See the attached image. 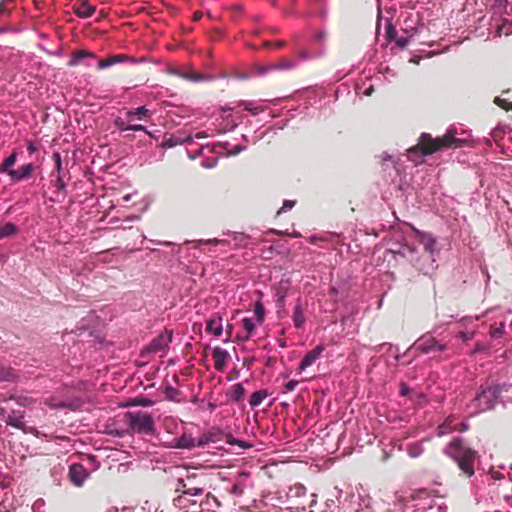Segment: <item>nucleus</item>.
Returning <instances> with one entry per match:
<instances>
[{
  "instance_id": "obj_1",
  "label": "nucleus",
  "mask_w": 512,
  "mask_h": 512,
  "mask_svg": "<svg viewBox=\"0 0 512 512\" xmlns=\"http://www.w3.org/2000/svg\"><path fill=\"white\" fill-rule=\"evenodd\" d=\"M444 454L453 460L465 478L475 474V462L479 454L467 446L462 438H453L444 448Z\"/></svg>"
},
{
  "instance_id": "obj_2",
  "label": "nucleus",
  "mask_w": 512,
  "mask_h": 512,
  "mask_svg": "<svg viewBox=\"0 0 512 512\" xmlns=\"http://www.w3.org/2000/svg\"><path fill=\"white\" fill-rule=\"evenodd\" d=\"M454 134V132L449 130L443 136L433 138L429 133H422L418 143L407 150L408 157L412 159L413 155L418 153L423 156H429L443 149L460 147L462 140L456 138Z\"/></svg>"
},
{
  "instance_id": "obj_3",
  "label": "nucleus",
  "mask_w": 512,
  "mask_h": 512,
  "mask_svg": "<svg viewBox=\"0 0 512 512\" xmlns=\"http://www.w3.org/2000/svg\"><path fill=\"white\" fill-rule=\"evenodd\" d=\"M510 384L482 385L475 397V402L480 411H487L494 407L502 392H508Z\"/></svg>"
},
{
  "instance_id": "obj_4",
  "label": "nucleus",
  "mask_w": 512,
  "mask_h": 512,
  "mask_svg": "<svg viewBox=\"0 0 512 512\" xmlns=\"http://www.w3.org/2000/svg\"><path fill=\"white\" fill-rule=\"evenodd\" d=\"M124 421L129 429L135 433L152 435L155 432L154 419L146 412H126Z\"/></svg>"
},
{
  "instance_id": "obj_5",
  "label": "nucleus",
  "mask_w": 512,
  "mask_h": 512,
  "mask_svg": "<svg viewBox=\"0 0 512 512\" xmlns=\"http://www.w3.org/2000/svg\"><path fill=\"white\" fill-rule=\"evenodd\" d=\"M172 341V333H161L157 335L141 352L142 356L150 353L164 352Z\"/></svg>"
},
{
  "instance_id": "obj_6",
  "label": "nucleus",
  "mask_w": 512,
  "mask_h": 512,
  "mask_svg": "<svg viewBox=\"0 0 512 512\" xmlns=\"http://www.w3.org/2000/svg\"><path fill=\"white\" fill-rule=\"evenodd\" d=\"M416 349L422 353H429L432 351H444L445 345L438 343L432 336H423L415 343Z\"/></svg>"
},
{
  "instance_id": "obj_7",
  "label": "nucleus",
  "mask_w": 512,
  "mask_h": 512,
  "mask_svg": "<svg viewBox=\"0 0 512 512\" xmlns=\"http://www.w3.org/2000/svg\"><path fill=\"white\" fill-rule=\"evenodd\" d=\"M68 476L75 486L81 487L88 478L89 473L82 464L74 463L69 467Z\"/></svg>"
},
{
  "instance_id": "obj_8",
  "label": "nucleus",
  "mask_w": 512,
  "mask_h": 512,
  "mask_svg": "<svg viewBox=\"0 0 512 512\" xmlns=\"http://www.w3.org/2000/svg\"><path fill=\"white\" fill-rule=\"evenodd\" d=\"M73 12L80 18H89L95 11L96 6L92 5L89 0H76L72 6Z\"/></svg>"
},
{
  "instance_id": "obj_9",
  "label": "nucleus",
  "mask_w": 512,
  "mask_h": 512,
  "mask_svg": "<svg viewBox=\"0 0 512 512\" xmlns=\"http://www.w3.org/2000/svg\"><path fill=\"white\" fill-rule=\"evenodd\" d=\"M35 169L36 166L32 163L22 165L18 169H14L13 171H11L9 178L14 183L27 180L28 178H30Z\"/></svg>"
},
{
  "instance_id": "obj_10",
  "label": "nucleus",
  "mask_w": 512,
  "mask_h": 512,
  "mask_svg": "<svg viewBox=\"0 0 512 512\" xmlns=\"http://www.w3.org/2000/svg\"><path fill=\"white\" fill-rule=\"evenodd\" d=\"M325 350L323 345H317L312 350L306 353L299 365V371H304L307 367H310L320 358L321 354Z\"/></svg>"
},
{
  "instance_id": "obj_11",
  "label": "nucleus",
  "mask_w": 512,
  "mask_h": 512,
  "mask_svg": "<svg viewBox=\"0 0 512 512\" xmlns=\"http://www.w3.org/2000/svg\"><path fill=\"white\" fill-rule=\"evenodd\" d=\"M124 115L128 119V121H147L153 115V112L147 109L145 106L138 107L136 109L127 110L124 112Z\"/></svg>"
},
{
  "instance_id": "obj_12",
  "label": "nucleus",
  "mask_w": 512,
  "mask_h": 512,
  "mask_svg": "<svg viewBox=\"0 0 512 512\" xmlns=\"http://www.w3.org/2000/svg\"><path fill=\"white\" fill-rule=\"evenodd\" d=\"M212 357L214 360V368L218 372H223L227 365L229 353L221 347L217 346L213 349Z\"/></svg>"
},
{
  "instance_id": "obj_13",
  "label": "nucleus",
  "mask_w": 512,
  "mask_h": 512,
  "mask_svg": "<svg viewBox=\"0 0 512 512\" xmlns=\"http://www.w3.org/2000/svg\"><path fill=\"white\" fill-rule=\"evenodd\" d=\"M24 413L21 411H12L5 418V423L16 429L25 431V423L23 421Z\"/></svg>"
},
{
  "instance_id": "obj_14",
  "label": "nucleus",
  "mask_w": 512,
  "mask_h": 512,
  "mask_svg": "<svg viewBox=\"0 0 512 512\" xmlns=\"http://www.w3.org/2000/svg\"><path fill=\"white\" fill-rule=\"evenodd\" d=\"M419 242L423 245L425 251L433 254L436 244V239L430 233L416 231Z\"/></svg>"
},
{
  "instance_id": "obj_15",
  "label": "nucleus",
  "mask_w": 512,
  "mask_h": 512,
  "mask_svg": "<svg viewBox=\"0 0 512 512\" xmlns=\"http://www.w3.org/2000/svg\"><path fill=\"white\" fill-rule=\"evenodd\" d=\"M246 390L241 383L234 384L230 387L227 392L228 398L235 403H238L244 399Z\"/></svg>"
},
{
  "instance_id": "obj_16",
  "label": "nucleus",
  "mask_w": 512,
  "mask_h": 512,
  "mask_svg": "<svg viewBox=\"0 0 512 512\" xmlns=\"http://www.w3.org/2000/svg\"><path fill=\"white\" fill-rule=\"evenodd\" d=\"M206 331L212 333L215 336H220L223 332L222 318L215 316L207 320Z\"/></svg>"
},
{
  "instance_id": "obj_17",
  "label": "nucleus",
  "mask_w": 512,
  "mask_h": 512,
  "mask_svg": "<svg viewBox=\"0 0 512 512\" xmlns=\"http://www.w3.org/2000/svg\"><path fill=\"white\" fill-rule=\"evenodd\" d=\"M293 322H294V326L298 329L302 328V326L305 323L304 307H303L300 299L297 300L295 307H294Z\"/></svg>"
},
{
  "instance_id": "obj_18",
  "label": "nucleus",
  "mask_w": 512,
  "mask_h": 512,
  "mask_svg": "<svg viewBox=\"0 0 512 512\" xmlns=\"http://www.w3.org/2000/svg\"><path fill=\"white\" fill-rule=\"evenodd\" d=\"M174 447L179 449H192L196 447V439L189 435H182L181 437L174 439Z\"/></svg>"
},
{
  "instance_id": "obj_19",
  "label": "nucleus",
  "mask_w": 512,
  "mask_h": 512,
  "mask_svg": "<svg viewBox=\"0 0 512 512\" xmlns=\"http://www.w3.org/2000/svg\"><path fill=\"white\" fill-rule=\"evenodd\" d=\"M19 228L10 222L0 225V240L18 234Z\"/></svg>"
},
{
  "instance_id": "obj_20",
  "label": "nucleus",
  "mask_w": 512,
  "mask_h": 512,
  "mask_svg": "<svg viewBox=\"0 0 512 512\" xmlns=\"http://www.w3.org/2000/svg\"><path fill=\"white\" fill-rule=\"evenodd\" d=\"M188 495L180 494L177 497L173 499V505L174 507L183 510L187 509L190 506L196 505L195 500H191L187 498Z\"/></svg>"
},
{
  "instance_id": "obj_21",
  "label": "nucleus",
  "mask_w": 512,
  "mask_h": 512,
  "mask_svg": "<svg viewBox=\"0 0 512 512\" xmlns=\"http://www.w3.org/2000/svg\"><path fill=\"white\" fill-rule=\"evenodd\" d=\"M126 58H127V56H125V55H111L105 59L99 60L98 68L99 69L107 68V67L117 64L119 62H122Z\"/></svg>"
},
{
  "instance_id": "obj_22",
  "label": "nucleus",
  "mask_w": 512,
  "mask_h": 512,
  "mask_svg": "<svg viewBox=\"0 0 512 512\" xmlns=\"http://www.w3.org/2000/svg\"><path fill=\"white\" fill-rule=\"evenodd\" d=\"M17 154L13 152L10 156H8L1 164H0V173L10 175V172L13 171V165L16 163Z\"/></svg>"
},
{
  "instance_id": "obj_23",
  "label": "nucleus",
  "mask_w": 512,
  "mask_h": 512,
  "mask_svg": "<svg viewBox=\"0 0 512 512\" xmlns=\"http://www.w3.org/2000/svg\"><path fill=\"white\" fill-rule=\"evenodd\" d=\"M85 57H94V54L86 51V50H79L73 53L71 60L69 61V66H77L80 64L81 60Z\"/></svg>"
},
{
  "instance_id": "obj_24",
  "label": "nucleus",
  "mask_w": 512,
  "mask_h": 512,
  "mask_svg": "<svg viewBox=\"0 0 512 512\" xmlns=\"http://www.w3.org/2000/svg\"><path fill=\"white\" fill-rule=\"evenodd\" d=\"M268 396V393L266 390H258L254 392L249 400V404L251 407L259 406L263 400Z\"/></svg>"
},
{
  "instance_id": "obj_25",
  "label": "nucleus",
  "mask_w": 512,
  "mask_h": 512,
  "mask_svg": "<svg viewBox=\"0 0 512 512\" xmlns=\"http://www.w3.org/2000/svg\"><path fill=\"white\" fill-rule=\"evenodd\" d=\"M132 121H128V119L125 117H117L114 120L115 127L120 131H130Z\"/></svg>"
},
{
  "instance_id": "obj_26",
  "label": "nucleus",
  "mask_w": 512,
  "mask_h": 512,
  "mask_svg": "<svg viewBox=\"0 0 512 512\" xmlns=\"http://www.w3.org/2000/svg\"><path fill=\"white\" fill-rule=\"evenodd\" d=\"M216 440L215 433L209 432L196 439V447H204L209 442H215Z\"/></svg>"
},
{
  "instance_id": "obj_27",
  "label": "nucleus",
  "mask_w": 512,
  "mask_h": 512,
  "mask_svg": "<svg viewBox=\"0 0 512 512\" xmlns=\"http://www.w3.org/2000/svg\"><path fill=\"white\" fill-rule=\"evenodd\" d=\"M242 325L246 331V335L242 339L247 340L250 338L252 332L254 331L255 325H254L252 319H250V318L242 319Z\"/></svg>"
},
{
  "instance_id": "obj_28",
  "label": "nucleus",
  "mask_w": 512,
  "mask_h": 512,
  "mask_svg": "<svg viewBox=\"0 0 512 512\" xmlns=\"http://www.w3.org/2000/svg\"><path fill=\"white\" fill-rule=\"evenodd\" d=\"M131 405L142 406V407H151L154 405V401L152 399H149L146 397H136L133 399Z\"/></svg>"
},
{
  "instance_id": "obj_29",
  "label": "nucleus",
  "mask_w": 512,
  "mask_h": 512,
  "mask_svg": "<svg viewBox=\"0 0 512 512\" xmlns=\"http://www.w3.org/2000/svg\"><path fill=\"white\" fill-rule=\"evenodd\" d=\"M204 492L203 487L191 485L189 483L188 488L183 490L184 495L188 496H198Z\"/></svg>"
},
{
  "instance_id": "obj_30",
  "label": "nucleus",
  "mask_w": 512,
  "mask_h": 512,
  "mask_svg": "<svg viewBox=\"0 0 512 512\" xmlns=\"http://www.w3.org/2000/svg\"><path fill=\"white\" fill-rule=\"evenodd\" d=\"M290 493L296 497L305 496L307 489L302 484H295L290 488Z\"/></svg>"
},
{
  "instance_id": "obj_31",
  "label": "nucleus",
  "mask_w": 512,
  "mask_h": 512,
  "mask_svg": "<svg viewBox=\"0 0 512 512\" xmlns=\"http://www.w3.org/2000/svg\"><path fill=\"white\" fill-rule=\"evenodd\" d=\"M183 77L189 81H193V82H199V81H204V80H207V77L204 76L203 74L201 73H196V72H190V73H185L183 75Z\"/></svg>"
},
{
  "instance_id": "obj_32",
  "label": "nucleus",
  "mask_w": 512,
  "mask_h": 512,
  "mask_svg": "<svg viewBox=\"0 0 512 512\" xmlns=\"http://www.w3.org/2000/svg\"><path fill=\"white\" fill-rule=\"evenodd\" d=\"M494 103L504 109L505 111H512V102L506 100V99H503V98H500V97H496L494 99Z\"/></svg>"
},
{
  "instance_id": "obj_33",
  "label": "nucleus",
  "mask_w": 512,
  "mask_h": 512,
  "mask_svg": "<svg viewBox=\"0 0 512 512\" xmlns=\"http://www.w3.org/2000/svg\"><path fill=\"white\" fill-rule=\"evenodd\" d=\"M194 478H195V475H193V476H188V477H187V480H184V479H182V478H179V479H178V481H177V487H176V489H175V492H177V493H178V492H181V494H183V490L188 488V485H189V483H188V482H189L191 479H194Z\"/></svg>"
},
{
  "instance_id": "obj_34",
  "label": "nucleus",
  "mask_w": 512,
  "mask_h": 512,
  "mask_svg": "<svg viewBox=\"0 0 512 512\" xmlns=\"http://www.w3.org/2000/svg\"><path fill=\"white\" fill-rule=\"evenodd\" d=\"M295 66V63L291 60H287V59H282L281 61H279V63L275 66H273V68H276V69H280V70H289V69H292L294 68Z\"/></svg>"
},
{
  "instance_id": "obj_35",
  "label": "nucleus",
  "mask_w": 512,
  "mask_h": 512,
  "mask_svg": "<svg viewBox=\"0 0 512 512\" xmlns=\"http://www.w3.org/2000/svg\"><path fill=\"white\" fill-rule=\"evenodd\" d=\"M14 0H1L0 1V19L4 16H7L10 12V8L8 4L13 3Z\"/></svg>"
},
{
  "instance_id": "obj_36",
  "label": "nucleus",
  "mask_w": 512,
  "mask_h": 512,
  "mask_svg": "<svg viewBox=\"0 0 512 512\" xmlns=\"http://www.w3.org/2000/svg\"><path fill=\"white\" fill-rule=\"evenodd\" d=\"M453 428L450 427V422L449 421H446L444 422L442 425H440L438 427V436H444L446 435L450 430H452Z\"/></svg>"
},
{
  "instance_id": "obj_37",
  "label": "nucleus",
  "mask_w": 512,
  "mask_h": 512,
  "mask_svg": "<svg viewBox=\"0 0 512 512\" xmlns=\"http://www.w3.org/2000/svg\"><path fill=\"white\" fill-rule=\"evenodd\" d=\"M255 314L257 315V320L259 323H262L264 320V308L261 303H257L255 307Z\"/></svg>"
},
{
  "instance_id": "obj_38",
  "label": "nucleus",
  "mask_w": 512,
  "mask_h": 512,
  "mask_svg": "<svg viewBox=\"0 0 512 512\" xmlns=\"http://www.w3.org/2000/svg\"><path fill=\"white\" fill-rule=\"evenodd\" d=\"M239 106H242L244 110L252 112L254 115H256L259 111L258 108H253L252 103L248 101H242Z\"/></svg>"
},
{
  "instance_id": "obj_39",
  "label": "nucleus",
  "mask_w": 512,
  "mask_h": 512,
  "mask_svg": "<svg viewBox=\"0 0 512 512\" xmlns=\"http://www.w3.org/2000/svg\"><path fill=\"white\" fill-rule=\"evenodd\" d=\"M53 159L55 161V168H56V171L58 174H60L61 170H62V160H61V155L59 153H54L53 154Z\"/></svg>"
},
{
  "instance_id": "obj_40",
  "label": "nucleus",
  "mask_w": 512,
  "mask_h": 512,
  "mask_svg": "<svg viewBox=\"0 0 512 512\" xmlns=\"http://www.w3.org/2000/svg\"><path fill=\"white\" fill-rule=\"evenodd\" d=\"M298 384H299V382L297 380H290V381H288L285 384L284 392L285 393L292 392L297 387Z\"/></svg>"
},
{
  "instance_id": "obj_41",
  "label": "nucleus",
  "mask_w": 512,
  "mask_h": 512,
  "mask_svg": "<svg viewBox=\"0 0 512 512\" xmlns=\"http://www.w3.org/2000/svg\"><path fill=\"white\" fill-rule=\"evenodd\" d=\"M295 205V201H291V200H285L284 203H283V206L280 208V210L278 211V214L282 213V212H285L287 211L288 209H291L293 208Z\"/></svg>"
},
{
  "instance_id": "obj_42",
  "label": "nucleus",
  "mask_w": 512,
  "mask_h": 512,
  "mask_svg": "<svg viewBox=\"0 0 512 512\" xmlns=\"http://www.w3.org/2000/svg\"><path fill=\"white\" fill-rule=\"evenodd\" d=\"M55 186L59 189V190H64L65 187H66V184L63 180V178L61 177L60 174L57 175L56 177V180H55Z\"/></svg>"
},
{
  "instance_id": "obj_43",
  "label": "nucleus",
  "mask_w": 512,
  "mask_h": 512,
  "mask_svg": "<svg viewBox=\"0 0 512 512\" xmlns=\"http://www.w3.org/2000/svg\"><path fill=\"white\" fill-rule=\"evenodd\" d=\"M130 131H143L148 135H151L150 132L146 130V128L141 124H133L131 123Z\"/></svg>"
},
{
  "instance_id": "obj_44",
  "label": "nucleus",
  "mask_w": 512,
  "mask_h": 512,
  "mask_svg": "<svg viewBox=\"0 0 512 512\" xmlns=\"http://www.w3.org/2000/svg\"><path fill=\"white\" fill-rule=\"evenodd\" d=\"M178 143L179 142L176 138L170 137L169 139L165 140L164 146L171 148V147H174L175 145H177Z\"/></svg>"
},
{
  "instance_id": "obj_45",
  "label": "nucleus",
  "mask_w": 512,
  "mask_h": 512,
  "mask_svg": "<svg viewBox=\"0 0 512 512\" xmlns=\"http://www.w3.org/2000/svg\"><path fill=\"white\" fill-rule=\"evenodd\" d=\"M409 40L408 38L406 37H401L399 38L397 41H396V44L400 47V48H405L408 44Z\"/></svg>"
},
{
  "instance_id": "obj_46",
  "label": "nucleus",
  "mask_w": 512,
  "mask_h": 512,
  "mask_svg": "<svg viewBox=\"0 0 512 512\" xmlns=\"http://www.w3.org/2000/svg\"><path fill=\"white\" fill-rule=\"evenodd\" d=\"M230 444H238L240 447H243V448H248L250 447V445H247L245 444L243 441H239V440H229L228 441Z\"/></svg>"
},
{
  "instance_id": "obj_47",
  "label": "nucleus",
  "mask_w": 512,
  "mask_h": 512,
  "mask_svg": "<svg viewBox=\"0 0 512 512\" xmlns=\"http://www.w3.org/2000/svg\"><path fill=\"white\" fill-rule=\"evenodd\" d=\"M285 44H286L285 41H281L280 40V41L275 42L273 45H274L275 48L279 49V48L284 47Z\"/></svg>"
},
{
  "instance_id": "obj_48",
  "label": "nucleus",
  "mask_w": 512,
  "mask_h": 512,
  "mask_svg": "<svg viewBox=\"0 0 512 512\" xmlns=\"http://www.w3.org/2000/svg\"><path fill=\"white\" fill-rule=\"evenodd\" d=\"M408 392H409V388L406 385H402L401 391H400L401 395L405 396L408 394Z\"/></svg>"
},
{
  "instance_id": "obj_49",
  "label": "nucleus",
  "mask_w": 512,
  "mask_h": 512,
  "mask_svg": "<svg viewBox=\"0 0 512 512\" xmlns=\"http://www.w3.org/2000/svg\"><path fill=\"white\" fill-rule=\"evenodd\" d=\"M27 149H28L29 153H31V154H32V153H34V152H35V150H36V148H35L34 144H33V143H31V142L28 144Z\"/></svg>"
},
{
  "instance_id": "obj_50",
  "label": "nucleus",
  "mask_w": 512,
  "mask_h": 512,
  "mask_svg": "<svg viewBox=\"0 0 512 512\" xmlns=\"http://www.w3.org/2000/svg\"><path fill=\"white\" fill-rule=\"evenodd\" d=\"M272 67H262L259 69L260 74L266 73L268 70H270Z\"/></svg>"
},
{
  "instance_id": "obj_51",
  "label": "nucleus",
  "mask_w": 512,
  "mask_h": 512,
  "mask_svg": "<svg viewBox=\"0 0 512 512\" xmlns=\"http://www.w3.org/2000/svg\"><path fill=\"white\" fill-rule=\"evenodd\" d=\"M7 256L5 254H0V263H5L7 261Z\"/></svg>"
},
{
  "instance_id": "obj_52",
  "label": "nucleus",
  "mask_w": 512,
  "mask_h": 512,
  "mask_svg": "<svg viewBox=\"0 0 512 512\" xmlns=\"http://www.w3.org/2000/svg\"><path fill=\"white\" fill-rule=\"evenodd\" d=\"M174 392H176V390L173 387H167L166 388L167 395H170L171 393H174Z\"/></svg>"
},
{
  "instance_id": "obj_53",
  "label": "nucleus",
  "mask_w": 512,
  "mask_h": 512,
  "mask_svg": "<svg viewBox=\"0 0 512 512\" xmlns=\"http://www.w3.org/2000/svg\"><path fill=\"white\" fill-rule=\"evenodd\" d=\"M53 408H64L65 404L63 402H60L59 404H53L51 405Z\"/></svg>"
},
{
  "instance_id": "obj_54",
  "label": "nucleus",
  "mask_w": 512,
  "mask_h": 512,
  "mask_svg": "<svg viewBox=\"0 0 512 512\" xmlns=\"http://www.w3.org/2000/svg\"><path fill=\"white\" fill-rule=\"evenodd\" d=\"M325 38V34L320 32L318 35H317V39L318 40H323Z\"/></svg>"
},
{
  "instance_id": "obj_55",
  "label": "nucleus",
  "mask_w": 512,
  "mask_h": 512,
  "mask_svg": "<svg viewBox=\"0 0 512 512\" xmlns=\"http://www.w3.org/2000/svg\"><path fill=\"white\" fill-rule=\"evenodd\" d=\"M227 333L229 337L232 335V326L227 327Z\"/></svg>"
},
{
  "instance_id": "obj_56",
  "label": "nucleus",
  "mask_w": 512,
  "mask_h": 512,
  "mask_svg": "<svg viewBox=\"0 0 512 512\" xmlns=\"http://www.w3.org/2000/svg\"><path fill=\"white\" fill-rule=\"evenodd\" d=\"M270 45H272V44H271V42H269V41H265V42L263 43V46H264V47H269Z\"/></svg>"
},
{
  "instance_id": "obj_57",
  "label": "nucleus",
  "mask_w": 512,
  "mask_h": 512,
  "mask_svg": "<svg viewBox=\"0 0 512 512\" xmlns=\"http://www.w3.org/2000/svg\"><path fill=\"white\" fill-rule=\"evenodd\" d=\"M467 429V426L465 424H461L460 431H465Z\"/></svg>"
},
{
  "instance_id": "obj_58",
  "label": "nucleus",
  "mask_w": 512,
  "mask_h": 512,
  "mask_svg": "<svg viewBox=\"0 0 512 512\" xmlns=\"http://www.w3.org/2000/svg\"><path fill=\"white\" fill-rule=\"evenodd\" d=\"M10 375H11V372H8L7 375L4 376V378L8 380Z\"/></svg>"
},
{
  "instance_id": "obj_59",
  "label": "nucleus",
  "mask_w": 512,
  "mask_h": 512,
  "mask_svg": "<svg viewBox=\"0 0 512 512\" xmlns=\"http://www.w3.org/2000/svg\"><path fill=\"white\" fill-rule=\"evenodd\" d=\"M271 2L272 5H275L276 3V0H269Z\"/></svg>"
},
{
  "instance_id": "obj_60",
  "label": "nucleus",
  "mask_w": 512,
  "mask_h": 512,
  "mask_svg": "<svg viewBox=\"0 0 512 512\" xmlns=\"http://www.w3.org/2000/svg\"><path fill=\"white\" fill-rule=\"evenodd\" d=\"M279 302H280L281 304L283 303V297H281V298L279 299Z\"/></svg>"
}]
</instances>
